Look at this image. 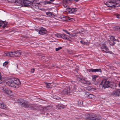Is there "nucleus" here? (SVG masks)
Returning <instances> with one entry per match:
<instances>
[{"instance_id":"nucleus-1","label":"nucleus","mask_w":120,"mask_h":120,"mask_svg":"<svg viewBox=\"0 0 120 120\" xmlns=\"http://www.w3.org/2000/svg\"><path fill=\"white\" fill-rule=\"evenodd\" d=\"M110 82L109 81H107L105 79L102 80L101 83V85L103 86V87L105 88H107L109 86Z\"/></svg>"},{"instance_id":"nucleus-2","label":"nucleus","mask_w":120,"mask_h":120,"mask_svg":"<svg viewBox=\"0 0 120 120\" xmlns=\"http://www.w3.org/2000/svg\"><path fill=\"white\" fill-rule=\"evenodd\" d=\"M13 78L8 79L7 80L5 81V83L11 87H14L15 85H14V83L13 81Z\"/></svg>"},{"instance_id":"nucleus-3","label":"nucleus","mask_w":120,"mask_h":120,"mask_svg":"<svg viewBox=\"0 0 120 120\" xmlns=\"http://www.w3.org/2000/svg\"><path fill=\"white\" fill-rule=\"evenodd\" d=\"M111 94L114 97L118 96L120 95V89H115L113 91Z\"/></svg>"},{"instance_id":"nucleus-4","label":"nucleus","mask_w":120,"mask_h":120,"mask_svg":"<svg viewBox=\"0 0 120 120\" xmlns=\"http://www.w3.org/2000/svg\"><path fill=\"white\" fill-rule=\"evenodd\" d=\"M2 90L3 92L5 93L8 96L11 95L12 94V91L8 89L4 88L2 89Z\"/></svg>"},{"instance_id":"nucleus-5","label":"nucleus","mask_w":120,"mask_h":120,"mask_svg":"<svg viewBox=\"0 0 120 120\" xmlns=\"http://www.w3.org/2000/svg\"><path fill=\"white\" fill-rule=\"evenodd\" d=\"M77 10L76 8H73L71 9L69 8H68L66 10V11L68 12L70 14H71L76 12Z\"/></svg>"},{"instance_id":"nucleus-6","label":"nucleus","mask_w":120,"mask_h":120,"mask_svg":"<svg viewBox=\"0 0 120 120\" xmlns=\"http://www.w3.org/2000/svg\"><path fill=\"white\" fill-rule=\"evenodd\" d=\"M91 119L93 120H98L100 119V118L98 116V115H96L94 113L90 114Z\"/></svg>"},{"instance_id":"nucleus-7","label":"nucleus","mask_w":120,"mask_h":120,"mask_svg":"<svg viewBox=\"0 0 120 120\" xmlns=\"http://www.w3.org/2000/svg\"><path fill=\"white\" fill-rule=\"evenodd\" d=\"M13 81L14 85H15L14 88H16L18 86V85L20 83L19 79L17 78H13Z\"/></svg>"},{"instance_id":"nucleus-8","label":"nucleus","mask_w":120,"mask_h":120,"mask_svg":"<svg viewBox=\"0 0 120 120\" xmlns=\"http://www.w3.org/2000/svg\"><path fill=\"white\" fill-rule=\"evenodd\" d=\"M113 1H108L106 2L105 4L107 6L111 7L113 6H115V3L116 1L115 0H113Z\"/></svg>"},{"instance_id":"nucleus-9","label":"nucleus","mask_w":120,"mask_h":120,"mask_svg":"<svg viewBox=\"0 0 120 120\" xmlns=\"http://www.w3.org/2000/svg\"><path fill=\"white\" fill-rule=\"evenodd\" d=\"M70 89L69 88H67V89H65L62 92V94L65 95L68 94L69 95H71V94L70 91Z\"/></svg>"},{"instance_id":"nucleus-10","label":"nucleus","mask_w":120,"mask_h":120,"mask_svg":"<svg viewBox=\"0 0 120 120\" xmlns=\"http://www.w3.org/2000/svg\"><path fill=\"white\" fill-rule=\"evenodd\" d=\"M20 104L22 107H25L26 108L29 107V103L27 101H23Z\"/></svg>"},{"instance_id":"nucleus-11","label":"nucleus","mask_w":120,"mask_h":120,"mask_svg":"<svg viewBox=\"0 0 120 120\" xmlns=\"http://www.w3.org/2000/svg\"><path fill=\"white\" fill-rule=\"evenodd\" d=\"M101 70L100 68L96 69H93L91 68L90 69H87V71L89 72H101Z\"/></svg>"},{"instance_id":"nucleus-12","label":"nucleus","mask_w":120,"mask_h":120,"mask_svg":"<svg viewBox=\"0 0 120 120\" xmlns=\"http://www.w3.org/2000/svg\"><path fill=\"white\" fill-rule=\"evenodd\" d=\"M39 4L38 3L33 4L32 6V8L33 9L37 11L39 8Z\"/></svg>"},{"instance_id":"nucleus-13","label":"nucleus","mask_w":120,"mask_h":120,"mask_svg":"<svg viewBox=\"0 0 120 120\" xmlns=\"http://www.w3.org/2000/svg\"><path fill=\"white\" fill-rule=\"evenodd\" d=\"M13 52V56H15V57H18L20 56L21 54L20 51H16L15 52Z\"/></svg>"},{"instance_id":"nucleus-14","label":"nucleus","mask_w":120,"mask_h":120,"mask_svg":"<svg viewBox=\"0 0 120 120\" xmlns=\"http://www.w3.org/2000/svg\"><path fill=\"white\" fill-rule=\"evenodd\" d=\"M116 40L115 38L114 37H111L110 38V44L111 45H114L115 43L114 42V41H115Z\"/></svg>"},{"instance_id":"nucleus-15","label":"nucleus","mask_w":120,"mask_h":120,"mask_svg":"<svg viewBox=\"0 0 120 120\" xmlns=\"http://www.w3.org/2000/svg\"><path fill=\"white\" fill-rule=\"evenodd\" d=\"M0 108L2 109H8V107L3 103H0Z\"/></svg>"},{"instance_id":"nucleus-16","label":"nucleus","mask_w":120,"mask_h":120,"mask_svg":"<svg viewBox=\"0 0 120 120\" xmlns=\"http://www.w3.org/2000/svg\"><path fill=\"white\" fill-rule=\"evenodd\" d=\"M4 55L6 56H13L12 52H6L4 53Z\"/></svg>"},{"instance_id":"nucleus-17","label":"nucleus","mask_w":120,"mask_h":120,"mask_svg":"<svg viewBox=\"0 0 120 120\" xmlns=\"http://www.w3.org/2000/svg\"><path fill=\"white\" fill-rule=\"evenodd\" d=\"M70 89V90H71L70 91L71 93H70L71 94L74 93V94H76L77 92H78L79 91L78 89H77L76 90H75V89H74L73 88H71Z\"/></svg>"},{"instance_id":"nucleus-18","label":"nucleus","mask_w":120,"mask_h":120,"mask_svg":"<svg viewBox=\"0 0 120 120\" xmlns=\"http://www.w3.org/2000/svg\"><path fill=\"white\" fill-rule=\"evenodd\" d=\"M5 81L3 77H1V74L0 73V84L4 83L5 84Z\"/></svg>"},{"instance_id":"nucleus-19","label":"nucleus","mask_w":120,"mask_h":120,"mask_svg":"<svg viewBox=\"0 0 120 120\" xmlns=\"http://www.w3.org/2000/svg\"><path fill=\"white\" fill-rule=\"evenodd\" d=\"M7 23H5L3 21L0 20V27L1 26H3V27L4 28L6 26Z\"/></svg>"},{"instance_id":"nucleus-20","label":"nucleus","mask_w":120,"mask_h":120,"mask_svg":"<svg viewBox=\"0 0 120 120\" xmlns=\"http://www.w3.org/2000/svg\"><path fill=\"white\" fill-rule=\"evenodd\" d=\"M61 38L64 39L66 40H68L69 39V38H68L67 37L68 36L64 34H61Z\"/></svg>"},{"instance_id":"nucleus-21","label":"nucleus","mask_w":120,"mask_h":120,"mask_svg":"<svg viewBox=\"0 0 120 120\" xmlns=\"http://www.w3.org/2000/svg\"><path fill=\"white\" fill-rule=\"evenodd\" d=\"M77 80L78 81H79L82 83L84 84H85L86 81V80L84 79H82L80 78H78Z\"/></svg>"},{"instance_id":"nucleus-22","label":"nucleus","mask_w":120,"mask_h":120,"mask_svg":"<svg viewBox=\"0 0 120 120\" xmlns=\"http://www.w3.org/2000/svg\"><path fill=\"white\" fill-rule=\"evenodd\" d=\"M46 14L49 17H51L53 16L54 15L51 12L48 11L46 12Z\"/></svg>"},{"instance_id":"nucleus-23","label":"nucleus","mask_w":120,"mask_h":120,"mask_svg":"<svg viewBox=\"0 0 120 120\" xmlns=\"http://www.w3.org/2000/svg\"><path fill=\"white\" fill-rule=\"evenodd\" d=\"M64 105L62 104H58L56 106V108L58 109H60L61 108H64Z\"/></svg>"},{"instance_id":"nucleus-24","label":"nucleus","mask_w":120,"mask_h":120,"mask_svg":"<svg viewBox=\"0 0 120 120\" xmlns=\"http://www.w3.org/2000/svg\"><path fill=\"white\" fill-rule=\"evenodd\" d=\"M40 30L41 31H43V32L45 34H46L47 33V30H46L43 27H41L40 28Z\"/></svg>"},{"instance_id":"nucleus-25","label":"nucleus","mask_w":120,"mask_h":120,"mask_svg":"<svg viewBox=\"0 0 120 120\" xmlns=\"http://www.w3.org/2000/svg\"><path fill=\"white\" fill-rule=\"evenodd\" d=\"M98 76L96 75H93L92 76V80L94 81H95L96 78L98 77Z\"/></svg>"},{"instance_id":"nucleus-26","label":"nucleus","mask_w":120,"mask_h":120,"mask_svg":"<svg viewBox=\"0 0 120 120\" xmlns=\"http://www.w3.org/2000/svg\"><path fill=\"white\" fill-rule=\"evenodd\" d=\"M42 4H49L51 3V2L50 1H44L42 2L41 3Z\"/></svg>"},{"instance_id":"nucleus-27","label":"nucleus","mask_w":120,"mask_h":120,"mask_svg":"<svg viewBox=\"0 0 120 120\" xmlns=\"http://www.w3.org/2000/svg\"><path fill=\"white\" fill-rule=\"evenodd\" d=\"M61 34L56 33L55 34V36L58 38H61Z\"/></svg>"},{"instance_id":"nucleus-28","label":"nucleus","mask_w":120,"mask_h":120,"mask_svg":"<svg viewBox=\"0 0 120 120\" xmlns=\"http://www.w3.org/2000/svg\"><path fill=\"white\" fill-rule=\"evenodd\" d=\"M90 114H86V117L87 119H91V117L90 116Z\"/></svg>"},{"instance_id":"nucleus-29","label":"nucleus","mask_w":120,"mask_h":120,"mask_svg":"<svg viewBox=\"0 0 120 120\" xmlns=\"http://www.w3.org/2000/svg\"><path fill=\"white\" fill-rule=\"evenodd\" d=\"M103 51L105 52L106 53H108L109 52L108 49L106 47H105Z\"/></svg>"},{"instance_id":"nucleus-30","label":"nucleus","mask_w":120,"mask_h":120,"mask_svg":"<svg viewBox=\"0 0 120 120\" xmlns=\"http://www.w3.org/2000/svg\"><path fill=\"white\" fill-rule=\"evenodd\" d=\"M50 109V107H47L46 108H45L43 109V111H44L45 112L46 111H48V110H49V109Z\"/></svg>"},{"instance_id":"nucleus-31","label":"nucleus","mask_w":120,"mask_h":120,"mask_svg":"<svg viewBox=\"0 0 120 120\" xmlns=\"http://www.w3.org/2000/svg\"><path fill=\"white\" fill-rule=\"evenodd\" d=\"M88 97L90 98H94V95L92 94H90L89 95Z\"/></svg>"},{"instance_id":"nucleus-32","label":"nucleus","mask_w":120,"mask_h":120,"mask_svg":"<svg viewBox=\"0 0 120 120\" xmlns=\"http://www.w3.org/2000/svg\"><path fill=\"white\" fill-rule=\"evenodd\" d=\"M106 47V46L105 45H103L101 46V48L102 49V50L103 51L105 47Z\"/></svg>"},{"instance_id":"nucleus-33","label":"nucleus","mask_w":120,"mask_h":120,"mask_svg":"<svg viewBox=\"0 0 120 120\" xmlns=\"http://www.w3.org/2000/svg\"><path fill=\"white\" fill-rule=\"evenodd\" d=\"M8 62L7 61H5L3 63V66H5L6 65L8 64Z\"/></svg>"},{"instance_id":"nucleus-34","label":"nucleus","mask_w":120,"mask_h":120,"mask_svg":"<svg viewBox=\"0 0 120 120\" xmlns=\"http://www.w3.org/2000/svg\"><path fill=\"white\" fill-rule=\"evenodd\" d=\"M15 0L17 2V3H18L19 2L21 4L22 3V0Z\"/></svg>"},{"instance_id":"nucleus-35","label":"nucleus","mask_w":120,"mask_h":120,"mask_svg":"<svg viewBox=\"0 0 120 120\" xmlns=\"http://www.w3.org/2000/svg\"><path fill=\"white\" fill-rule=\"evenodd\" d=\"M38 33L39 34L43 35V34L44 33L43 32V31H41V30H40L39 32Z\"/></svg>"},{"instance_id":"nucleus-36","label":"nucleus","mask_w":120,"mask_h":120,"mask_svg":"<svg viewBox=\"0 0 120 120\" xmlns=\"http://www.w3.org/2000/svg\"><path fill=\"white\" fill-rule=\"evenodd\" d=\"M5 114L3 113H0V116H5Z\"/></svg>"},{"instance_id":"nucleus-37","label":"nucleus","mask_w":120,"mask_h":120,"mask_svg":"<svg viewBox=\"0 0 120 120\" xmlns=\"http://www.w3.org/2000/svg\"><path fill=\"white\" fill-rule=\"evenodd\" d=\"M80 42L82 44H86V42H85L84 41H80Z\"/></svg>"},{"instance_id":"nucleus-38","label":"nucleus","mask_w":120,"mask_h":120,"mask_svg":"<svg viewBox=\"0 0 120 120\" xmlns=\"http://www.w3.org/2000/svg\"><path fill=\"white\" fill-rule=\"evenodd\" d=\"M90 83H91V82L90 81L86 80V83L85 84H88V85H89Z\"/></svg>"},{"instance_id":"nucleus-39","label":"nucleus","mask_w":120,"mask_h":120,"mask_svg":"<svg viewBox=\"0 0 120 120\" xmlns=\"http://www.w3.org/2000/svg\"><path fill=\"white\" fill-rule=\"evenodd\" d=\"M73 88L74 89H75V90H76L77 89H78V87L76 86H75L73 87V88Z\"/></svg>"},{"instance_id":"nucleus-40","label":"nucleus","mask_w":120,"mask_h":120,"mask_svg":"<svg viewBox=\"0 0 120 120\" xmlns=\"http://www.w3.org/2000/svg\"><path fill=\"white\" fill-rule=\"evenodd\" d=\"M8 0L9 2H15V3L17 2L15 0Z\"/></svg>"},{"instance_id":"nucleus-41","label":"nucleus","mask_w":120,"mask_h":120,"mask_svg":"<svg viewBox=\"0 0 120 120\" xmlns=\"http://www.w3.org/2000/svg\"><path fill=\"white\" fill-rule=\"evenodd\" d=\"M62 48L61 47H59L58 48H56V51H58L59 50L61 49Z\"/></svg>"},{"instance_id":"nucleus-42","label":"nucleus","mask_w":120,"mask_h":120,"mask_svg":"<svg viewBox=\"0 0 120 120\" xmlns=\"http://www.w3.org/2000/svg\"><path fill=\"white\" fill-rule=\"evenodd\" d=\"M46 87L47 88H49L50 87V84H48L47 83H46Z\"/></svg>"},{"instance_id":"nucleus-43","label":"nucleus","mask_w":120,"mask_h":120,"mask_svg":"<svg viewBox=\"0 0 120 120\" xmlns=\"http://www.w3.org/2000/svg\"><path fill=\"white\" fill-rule=\"evenodd\" d=\"M63 31L64 32H65L67 34H70L66 30H64Z\"/></svg>"},{"instance_id":"nucleus-44","label":"nucleus","mask_w":120,"mask_h":120,"mask_svg":"<svg viewBox=\"0 0 120 120\" xmlns=\"http://www.w3.org/2000/svg\"><path fill=\"white\" fill-rule=\"evenodd\" d=\"M116 17L118 19H120V15H116Z\"/></svg>"},{"instance_id":"nucleus-45","label":"nucleus","mask_w":120,"mask_h":120,"mask_svg":"<svg viewBox=\"0 0 120 120\" xmlns=\"http://www.w3.org/2000/svg\"><path fill=\"white\" fill-rule=\"evenodd\" d=\"M68 20H71V21H73V20H74V19L73 18H71L70 17L68 18Z\"/></svg>"},{"instance_id":"nucleus-46","label":"nucleus","mask_w":120,"mask_h":120,"mask_svg":"<svg viewBox=\"0 0 120 120\" xmlns=\"http://www.w3.org/2000/svg\"><path fill=\"white\" fill-rule=\"evenodd\" d=\"M34 69H31V72L32 73H33L34 72Z\"/></svg>"},{"instance_id":"nucleus-47","label":"nucleus","mask_w":120,"mask_h":120,"mask_svg":"<svg viewBox=\"0 0 120 120\" xmlns=\"http://www.w3.org/2000/svg\"><path fill=\"white\" fill-rule=\"evenodd\" d=\"M54 0H49V1L51 2V3L52 2H53Z\"/></svg>"},{"instance_id":"nucleus-48","label":"nucleus","mask_w":120,"mask_h":120,"mask_svg":"<svg viewBox=\"0 0 120 120\" xmlns=\"http://www.w3.org/2000/svg\"><path fill=\"white\" fill-rule=\"evenodd\" d=\"M42 2H41V3H42ZM39 4V5H40H40H41V4H42V3H41V2H40V3H39V4ZM39 5V6H40V5Z\"/></svg>"},{"instance_id":"nucleus-49","label":"nucleus","mask_w":120,"mask_h":120,"mask_svg":"<svg viewBox=\"0 0 120 120\" xmlns=\"http://www.w3.org/2000/svg\"><path fill=\"white\" fill-rule=\"evenodd\" d=\"M117 41H119L118 40H117Z\"/></svg>"},{"instance_id":"nucleus-50","label":"nucleus","mask_w":120,"mask_h":120,"mask_svg":"<svg viewBox=\"0 0 120 120\" xmlns=\"http://www.w3.org/2000/svg\"><path fill=\"white\" fill-rule=\"evenodd\" d=\"M119 0L120 1V0Z\"/></svg>"}]
</instances>
